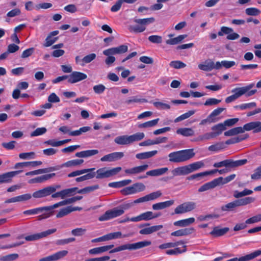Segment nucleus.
<instances>
[{
    "instance_id": "obj_1",
    "label": "nucleus",
    "mask_w": 261,
    "mask_h": 261,
    "mask_svg": "<svg viewBox=\"0 0 261 261\" xmlns=\"http://www.w3.org/2000/svg\"><path fill=\"white\" fill-rule=\"evenodd\" d=\"M195 155L193 149H187L173 151L168 154L169 161L171 163H183L190 160Z\"/></svg>"
},
{
    "instance_id": "obj_2",
    "label": "nucleus",
    "mask_w": 261,
    "mask_h": 261,
    "mask_svg": "<svg viewBox=\"0 0 261 261\" xmlns=\"http://www.w3.org/2000/svg\"><path fill=\"white\" fill-rule=\"evenodd\" d=\"M204 164L202 161L196 162L192 164L175 168L171 171L174 176L186 175L203 167Z\"/></svg>"
},
{
    "instance_id": "obj_3",
    "label": "nucleus",
    "mask_w": 261,
    "mask_h": 261,
    "mask_svg": "<svg viewBox=\"0 0 261 261\" xmlns=\"http://www.w3.org/2000/svg\"><path fill=\"white\" fill-rule=\"evenodd\" d=\"M54 205L50 206L37 207L23 211V214L26 215H34L43 213L38 216V220H42L49 218L53 214L52 210L54 209Z\"/></svg>"
},
{
    "instance_id": "obj_4",
    "label": "nucleus",
    "mask_w": 261,
    "mask_h": 261,
    "mask_svg": "<svg viewBox=\"0 0 261 261\" xmlns=\"http://www.w3.org/2000/svg\"><path fill=\"white\" fill-rule=\"evenodd\" d=\"M151 244L150 241H143L133 244H126L115 248L110 251V253H113L125 250H135L139 249L150 245Z\"/></svg>"
},
{
    "instance_id": "obj_5",
    "label": "nucleus",
    "mask_w": 261,
    "mask_h": 261,
    "mask_svg": "<svg viewBox=\"0 0 261 261\" xmlns=\"http://www.w3.org/2000/svg\"><path fill=\"white\" fill-rule=\"evenodd\" d=\"M154 21V18L153 17L143 18V19H136L134 22L140 25H133L130 26L129 30L130 32L134 33H141L146 30V25L152 23Z\"/></svg>"
},
{
    "instance_id": "obj_6",
    "label": "nucleus",
    "mask_w": 261,
    "mask_h": 261,
    "mask_svg": "<svg viewBox=\"0 0 261 261\" xmlns=\"http://www.w3.org/2000/svg\"><path fill=\"white\" fill-rule=\"evenodd\" d=\"M146 189L145 186L142 182H136L130 186L122 189L120 192L124 196L133 195L144 191Z\"/></svg>"
},
{
    "instance_id": "obj_7",
    "label": "nucleus",
    "mask_w": 261,
    "mask_h": 261,
    "mask_svg": "<svg viewBox=\"0 0 261 261\" xmlns=\"http://www.w3.org/2000/svg\"><path fill=\"white\" fill-rule=\"evenodd\" d=\"M196 207V203L188 201L178 205L174 210V214H182L194 210Z\"/></svg>"
},
{
    "instance_id": "obj_8",
    "label": "nucleus",
    "mask_w": 261,
    "mask_h": 261,
    "mask_svg": "<svg viewBox=\"0 0 261 261\" xmlns=\"http://www.w3.org/2000/svg\"><path fill=\"white\" fill-rule=\"evenodd\" d=\"M128 50V46L126 45H121L118 47H112L103 51L104 55H114L115 54H122Z\"/></svg>"
},
{
    "instance_id": "obj_9",
    "label": "nucleus",
    "mask_w": 261,
    "mask_h": 261,
    "mask_svg": "<svg viewBox=\"0 0 261 261\" xmlns=\"http://www.w3.org/2000/svg\"><path fill=\"white\" fill-rule=\"evenodd\" d=\"M22 172V170L10 171L0 174V184L10 183L13 178Z\"/></svg>"
},
{
    "instance_id": "obj_10",
    "label": "nucleus",
    "mask_w": 261,
    "mask_h": 261,
    "mask_svg": "<svg viewBox=\"0 0 261 261\" xmlns=\"http://www.w3.org/2000/svg\"><path fill=\"white\" fill-rule=\"evenodd\" d=\"M152 219V212L147 211L143 213L137 217H132L130 219L127 218L123 221L122 222H126L128 221L132 222H139L141 221H149Z\"/></svg>"
},
{
    "instance_id": "obj_11",
    "label": "nucleus",
    "mask_w": 261,
    "mask_h": 261,
    "mask_svg": "<svg viewBox=\"0 0 261 261\" xmlns=\"http://www.w3.org/2000/svg\"><path fill=\"white\" fill-rule=\"evenodd\" d=\"M168 171L167 167H163L158 169L151 170L146 172V174L140 176L138 177V179H142L146 178L148 176H159L165 174Z\"/></svg>"
},
{
    "instance_id": "obj_12",
    "label": "nucleus",
    "mask_w": 261,
    "mask_h": 261,
    "mask_svg": "<svg viewBox=\"0 0 261 261\" xmlns=\"http://www.w3.org/2000/svg\"><path fill=\"white\" fill-rule=\"evenodd\" d=\"M87 77V75L84 73L79 71H73L70 74L68 75V82L69 83L74 84L85 80Z\"/></svg>"
},
{
    "instance_id": "obj_13",
    "label": "nucleus",
    "mask_w": 261,
    "mask_h": 261,
    "mask_svg": "<svg viewBox=\"0 0 261 261\" xmlns=\"http://www.w3.org/2000/svg\"><path fill=\"white\" fill-rule=\"evenodd\" d=\"M124 156V153L122 152H114L102 156L100 159L101 162H114L120 160Z\"/></svg>"
},
{
    "instance_id": "obj_14",
    "label": "nucleus",
    "mask_w": 261,
    "mask_h": 261,
    "mask_svg": "<svg viewBox=\"0 0 261 261\" xmlns=\"http://www.w3.org/2000/svg\"><path fill=\"white\" fill-rule=\"evenodd\" d=\"M148 165L144 164L131 168L126 169L124 170V172L127 175H134L144 172L148 168Z\"/></svg>"
},
{
    "instance_id": "obj_15",
    "label": "nucleus",
    "mask_w": 261,
    "mask_h": 261,
    "mask_svg": "<svg viewBox=\"0 0 261 261\" xmlns=\"http://www.w3.org/2000/svg\"><path fill=\"white\" fill-rule=\"evenodd\" d=\"M243 128V133L245 130L249 131L253 130L254 133H258L261 132V122L260 121L251 122L245 124Z\"/></svg>"
},
{
    "instance_id": "obj_16",
    "label": "nucleus",
    "mask_w": 261,
    "mask_h": 261,
    "mask_svg": "<svg viewBox=\"0 0 261 261\" xmlns=\"http://www.w3.org/2000/svg\"><path fill=\"white\" fill-rule=\"evenodd\" d=\"M58 31H54L50 32L45 39V42L43 45L44 47H49L51 46L58 40V37H54L59 34Z\"/></svg>"
},
{
    "instance_id": "obj_17",
    "label": "nucleus",
    "mask_w": 261,
    "mask_h": 261,
    "mask_svg": "<svg viewBox=\"0 0 261 261\" xmlns=\"http://www.w3.org/2000/svg\"><path fill=\"white\" fill-rule=\"evenodd\" d=\"M56 175V173H53L48 174H44L40 176L36 177L34 178L30 179L28 181V183L30 184H36V183H42L43 182Z\"/></svg>"
},
{
    "instance_id": "obj_18",
    "label": "nucleus",
    "mask_w": 261,
    "mask_h": 261,
    "mask_svg": "<svg viewBox=\"0 0 261 261\" xmlns=\"http://www.w3.org/2000/svg\"><path fill=\"white\" fill-rule=\"evenodd\" d=\"M113 244L93 248L89 250V253L91 255H98L107 252L114 247Z\"/></svg>"
},
{
    "instance_id": "obj_19",
    "label": "nucleus",
    "mask_w": 261,
    "mask_h": 261,
    "mask_svg": "<svg viewBox=\"0 0 261 261\" xmlns=\"http://www.w3.org/2000/svg\"><path fill=\"white\" fill-rule=\"evenodd\" d=\"M82 198H83L82 196H76L72 197L71 198H68L67 199L64 200L63 201H60L58 203H56L53 204L54 205L53 207H54V208H56L59 206L71 204V203H74L75 201H76L77 200H81Z\"/></svg>"
},
{
    "instance_id": "obj_20",
    "label": "nucleus",
    "mask_w": 261,
    "mask_h": 261,
    "mask_svg": "<svg viewBox=\"0 0 261 261\" xmlns=\"http://www.w3.org/2000/svg\"><path fill=\"white\" fill-rule=\"evenodd\" d=\"M50 189L48 187H46L42 189L34 192L32 196L34 198H42L50 195Z\"/></svg>"
},
{
    "instance_id": "obj_21",
    "label": "nucleus",
    "mask_w": 261,
    "mask_h": 261,
    "mask_svg": "<svg viewBox=\"0 0 261 261\" xmlns=\"http://www.w3.org/2000/svg\"><path fill=\"white\" fill-rule=\"evenodd\" d=\"M174 200H170L164 202H161L154 203L152 205V209L155 211L163 210L165 208L170 207V206L174 204Z\"/></svg>"
},
{
    "instance_id": "obj_22",
    "label": "nucleus",
    "mask_w": 261,
    "mask_h": 261,
    "mask_svg": "<svg viewBox=\"0 0 261 261\" xmlns=\"http://www.w3.org/2000/svg\"><path fill=\"white\" fill-rule=\"evenodd\" d=\"M162 225H154L149 227L144 228L139 231L141 234H150L163 228Z\"/></svg>"
},
{
    "instance_id": "obj_23",
    "label": "nucleus",
    "mask_w": 261,
    "mask_h": 261,
    "mask_svg": "<svg viewBox=\"0 0 261 261\" xmlns=\"http://www.w3.org/2000/svg\"><path fill=\"white\" fill-rule=\"evenodd\" d=\"M106 241L122 238H126L132 236L131 234H122L120 231L111 232L105 235Z\"/></svg>"
},
{
    "instance_id": "obj_24",
    "label": "nucleus",
    "mask_w": 261,
    "mask_h": 261,
    "mask_svg": "<svg viewBox=\"0 0 261 261\" xmlns=\"http://www.w3.org/2000/svg\"><path fill=\"white\" fill-rule=\"evenodd\" d=\"M228 227L220 228L219 226L215 227L210 234L214 237H218L222 236L229 231Z\"/></svg>"
},
{
    "instance_id": "obj_25",
    "label": "nucleus",
    "mask_w": 261,
    "mask_h": 261,
    "mask_svg": "<svg viewBox=\"0 0 261 261\" xmlns=\"http://www.w3.org/2000/svg\"><path fill=\"white\" fill-rule=\"evenodd\" d=\"M194 230L193 228H186L173 231L171 233V235L175 237L185 236L191 234Z\"/></svg>"
},
{
    "instance_id": "obj_26",
    "label": "nucleus",
    "mask_w": 261,
    "mask_h": 261,
    "mask_svg": "<svg viewBox=\"0 0 261 261\" xmlns=\"http://www.w3.org/2000/svg\"><path fill=\"white\" fill-rule=\"evenodd\" d=\"M236 176V175L235 174H232L226 177L225 178H223V177H219L218 178H215V179L217 186H219L229 182L230 181L233 180Z\"/></svg>"
},
{
    "instance_id": "obj_27",
    "label": "nucleus",
    "mask_w": 261,
    "mask_h": 261,
    "mask_svg": "<svg viewBox=\"0 0 261 261\" xmlns=\"http://www.w3.org/2000/svg\"><path fill=\"white\" fill-rule=\"evenodd\" d=\"M97 149L87 150L78 152L75 153V156L78 158H88L98 153Z\"/></svg>"
},
{
    "instance_id": "obj_28",
    "label": "nucleus",
    "mask_w": 261,
    "mask_h": 261,
    "mask_svg": "<svg viewBox=\"0 0 261 261\" xmlns=\"http://www.w3.org/2000/svg\"><path fill=\"white\" fill-rule=\"evenodd\" d=\"M198 68L205 71H210L213 69V61L211 59L206 60L203 63L198 65Z\"/></svg>"
},
{
    "instance_id": "obj_29",
    "label": "nucleus",
    "mask_w": 261,
    "mask_h": 261,
    "mask_svg": "<svg viewBox=\"0 0 261 261\" xmlns=\"http://www.w3.org/2000/svg\"><path fill=\"white\" fill-rule=\"evenodd\" d=\"M42 164L41 161H31V162H25L21 163H18L15 165L14 168L18 169L20 168H23L24 167L32 166L36 167Z\"/></svg>"
},
{
    "instance_id": "obj_30",
    "label": "nucleus",
    "mask_w": 261,
    "mask_h": 261,
    "mask_svg": "<svg viewBox=\"0 0 261 261\" xmlns=\"http://www.w3.org/2000/svg\"><path fill=\"white\" fill-rule=\"evenodd\" d=\"M195 219L194 218L191 217L175 221L173 223V224L176 226L186 227L193 223L195 222Z\"/></svg>"
},
{
    "instance_id": "obj_31",
    "label": "nucleus",
    "mask_w": 261,
    "mask_h": 261,
    "mask_svg": "<svg viewBox=\"0 0 261 261\" xmlns=\"http://www.w3.org/2000/svg\"><path fill=\"white\" fill-rule=\"evenodd\" d=\"M238 204L237 200L228 203L225 205L221 206V210L223 212H231L236 210L238 207Z\"/></svg>"
},
{
    "instance_id": "obj_32",
    "label": "nucleus",
    "mask_w": 261,
    "mask_h": 261,
    "mask_svg": "<svg viewBox=\"0 0 261 261\" xmlns=\"http://www.w3.org/2000/svg\"><path fill=\"white\" fill-rule=\"evenodd\" d=\"M187 37V35H180L176 37L170 38L166 41V43L168 45H176L180 43L184 39Z\"/></svg>"
},
{
    "instance_id": "obj_33",
    "label": "nucleus",
    "mask_w": 261,
    "mask_h": 261,
    "mask_svg": "<svg viewBox=\"0 0 261 261\" xmlns=\"http://www.w3.org/2000/svg\"><path fill=\"white\" fill-rule=\"evenodd\" d=\"M226 129V127L224 126V124L222 123L216 124L212 127V130L213 131L212 133L214 137H216L222 134V133Z\"/></svg>"
},
{
    "instance_id": "obj_34",
    "label": "nucleus",
    "mask_w": 261,
    "mask_h": 261,
    "mask_svg": "<svg viewBox=\"0 0 261 261\" xmlns=\"http://www.w3.org/2000/svg\"><path fill=\"white\" fill-rule=\"evenodd\" d=\"M157 152V150H152L148 152L139 153L136 155V157L137 159L139 160L147 159L155 155Z\"/></svg>"
},
{
    "instance_id": "obj_35",
    "label": "nucleus",
    "mask_w": 261,
    "mask_h": 261,
    "mask_svg": "<svg viewBox=\"0 0 261 261\" xmlns=\"http://www.w3.org/2000/svg\"><path fill=\"white\" fill-rule=\"evenodd\" d=\"M176 133L184 137H191L194 135V131L191 128H180L176 130Z\"/></svg>"
},
{
    "instance_id": "obj_36",
    "label": "nucleus",
    "mask_w": 261,
    "mask_h": 261,
    "mask_svg": "<svg viewBox=\"0 0 261 261\" xmlns=\"http://www.w3.org/2000/svg\"><path fill=\"white\" fill-rule=\"evenodd\" d=\"M114 142L118 145H127L130 144L129 136L127 135L117 137L115 138Z\"/></svg>"
},
{
    "instance_id": "obj_37",
    "label": "nucleus",
    "mask_w": 261,
    "mask_h": 261,
    "mask_svg": "<svg viewBox=\"0 0 261 261\" xmlns=\"http://www.w3.org/2000/svg\"><path fill=\"white\" fill-rule=\"evenodd\" d=\"M217 186L215 179H213V180L206 182L201 186L199 189H198V192H202L206 191L207 190H208L210 189H213Z\"/></svg>"
},
{
    "instance_id": "obj_38",
    "label": "nucleus",
    "mask_w": 261,
    "mask_h": 261,
    "mask_svg": "<svg viewBox=\"0 0 261 261\" xmlns=\"http://www.w3.org/2000/svg\"><path fill=\"white\" fill-rule=\"evenodd\" d=\"M187 251V246L183 245L182 249L177 247L173 249L168 250L166 251V253L170 255H177Z\"/></svg>"
},
{
    "instance_id": "obj_39",
    "label": "nucleus",
    "mask_w": 261,
    "mask_h": 261,
    "mask_svg": "<svg viewBox=\"0 0 261 261\" xmlns=\"http://www.w3.org/2000/svg\"><path fill=\"white\" fill-rule=\"evenodd\" d=\"M147 100L145 98H140L139 96L130 97L125 101V103L130 105L133 103H144L147 102Z\"/></svg>"
},
{
    "instance_id": "obj_40",
    "label": "nucleus",
    "mask_w": 261,
    "mask_h": 261,
    "mask_svg": "<svg viewBox=\"0 0 261 261\" xmlns=\"http://www.w3.org/2000/svg\"><path fill=\"white\" fill-rule=\"evenodd\" d=\"M255 199L252 197H247L237 200L239 206L246 205L254 202Z\"/></svg>"
},
{
    "instance_id": "obj_41",
    "label": "nucleus",
    "mask_w": 261,
    "mask_h": 261,
    "mask_svg": "<svg viewBox=\"0 0 261 261\" xmlns=\"http://www.w3.org/2000/svg\"><path fill=\"white\" fill-rule=\"evenodd\" d=\"M97 175L96 177L97 179H102L110 177L109 170H107L105 168H102L96 171Z\"/></svg>"
},
{
    "instance_id": "obj_42",
    "label": "nucleus",
    "mask_w": 261,
    "mask_h": 261,
    "mask_svg": "<svg viewBox=\"0 0 261 261\" xmlns=\"http://www.w3.org/2000/svg\"><path fill=\"white\" fill-rule=\"evenodd\" d=\"M243 128L241 126L233 128L224 132V135L225 136H232L238 135L240 133H243Z\"/></svg>"
},
{
    "instance_id": "obj_43",
    "label": "nucleus",
    "mask_w": 261,
    "mask_h": 261,
    "mask_svg": "<svg viewBox=\"0 0 261 261\" xmlns=\"http://www.w3.org/2000/svg\"><path fill=\"white\" fill-rule=\"evenodd\" d=\"M78 190L77 187L66 189L62 190L63 199L66 197H70L75 195Z\"/></svg>"
},
{
    "instance_id": "obj_44",
    "label": "nucleus",
    "mask_w": 261,
    "mask_h": 261,
    "mask_svg": "<svg viewBox=\"0 0 261 261\" xmlns=\"http://www.w3.org/2000/svg\"><path fill=\"white\" fill-rule=\"evenodd\" d=\"M58 168L56 167H50L46 168L39 169L36 170L32 171L33 175L46 173L53 171L58 170Z\"/></svg>"
},
{
    "instance_id": "obj_45",
    "label": "nucleus",
    "mask_w": 261,
    "mask_h": 261,
    "mask_svg": "<svg viewBox=\"0 0 261 261\" xmlns=\"http://www.w3.org/2000/svg\"><path fill=\"white\" fill-rule=\"evenodd\" d=\"M95 170V168H89V169H84L80 170H76L73 172H72L68 174V177H72L76 176H79L82 175L84 173H88L89 172H91Z\"/></svg>"
},
{
    "instance_id": "obj_46",
    "label": "nucleus",
    "mask_w": 261,
    "mask_h": 261,
    "mask_svg": "<svg viewBox=\"0 0 261 261\" xmlns=\"http://www.w3.org/2000/svg\"><path fill=\"white\" fill-rule=\"evenodd\" d=\"M83 163L84 160L82 159L72 160L65 163L64 164H63L62 166L66 167L76 166L83 164Z\"/></svg>"
},
{
    "instance_id": "obj_47",
    "label": "nucleus",
    "mask_w": 261,
    "mask_h": 261,
    "mask_svg": "<svg viewBox=\"0 0 261 261\" xmlns=\"http://www.w3.org/2000/svg\"><path fill=\"white\" fill-rule=\"evenodd\" d=\"M159 121V118L153 119L149 121L145 122L144 123L139 124L138 127L139 128H147L155 126Z\"/></svg>"
},
{
    "instance_id": "obj_48",
    "label": "nucleus",
    "mask_w": 261,
    "mask_h": 261,
    "mask_svg": "<svg viewBox=\"0 0 261 261\" xmlns=\"http://www.w3.org/2000/svg\"><path fill=\"white\" fill-rule=\"evenodd\" d=\"M195 113V111L194 110L189 111L188 112H186V113L181 115L180 116H178V117H177L174 120V122L177 123V122H178L182 120H184L185 119H186L189 118L190 117H191L193 114H194Z\"/></svg>"
},
{
    "instance_id": "obj_49",
    "label": "nucleus",
    "mask_w": 261,
    "mask_h": 261,
    "mask_svg": "<svg viewBox=\"0 0 261 261\" xmlns=\"http://www.w3.org/2000/svg\"><path fill=\"white\" fill-rule=\"evenodd\" d=\"M252 193L253 191L252 190L247 189H245L243 191L241 192H239L238 191H234L233 196L236 198H239L247 195H250Z\"/></svg>"
},
{
    "instance_id": "obj_50",
    "label": "nucleus",
    "mask_w": 261,
    "mask_h": 261,
    "mask_svg": "<svg viewBox=\"0 0 261 261\" xmlns=\"http://www.w3.org/2000/svg\"><path fill=\"white\" fill-rule=\"evenodd\" d=\"M231 92L237 99L239 98L246 93L243 87L235 88L231 90Z\"/></svg>"
},
{
    "instance_id": "obj_51",
    "label": "nucleus",
    "mask_w": 261,
    "mask_h": 261,
    "mask_svg": "<svg viewBox=\"0 0 261 261\" xmlns=\"http://www.w3.org/2000/svg\"><path fill=\"white\" fill-rule=\"evenodd\" d=\"M248 136L247 135H245L244 136H238L236 137H233L227 140L225 143L228 145L239 143L245 140V139L248 138Z\"/></svg>"
},
{
    "instance_id": "obj_52",
    "label": "nucleus",
    "mask_w": 261,
    "mask_h": 261,
    "mask_svg": "<svg viewBox=\"0 0 261 261\" xmlns=\"http://www.w3.org/2000/svg\"><path fill=\"white\" fill-rule=\"evenodd\" d=\"M162 195V193L161 191L158 190L155 192H152L146 195L147 201L154 200L158 199Z\"/></svg>"
},
{
    "instance_id": "obj_53",
    "label": "nucleus",
    "mask_w": 261,
    "mask_h": 261,
    "mask_svg": "<svg viewBox=\"0 0 261 261\" xmlns=\"http://www.w3.org/2000/svg\"><path fill=\"white\" fill-rule=\"evenodd\" d=\"M145 135L143 133H137L129 136L130 143L138 141L144 138Z\"/></svg>"
},
{
    "instance_id": "obj_54",
    "label": "nucleus",
    "mask_w": 261,
    "mask_h": 261,
    "mask_svg": "<svg viewBox=\"0 0 261 261\" xmlns=\"http://www.w3.org/2000/svg\"><path fill=\"white\" fill-rule=\"evenodd\" d=\"M224 108H218L215 109L208 116L214 121V123L217 121V119L215 118L216 116L219 115L224 110Z\"/></svg>"
},
{
    "instance_id": "obj_55",
    "label": "nucleus",
    "mask_w": 261,
    "mask_h": 261,
    "mask_svg": "<svg viewBox=\"0 0 261 261\" xmlns=\"http://www.w3.org/2000/svg\"><path fill=\"white\" fill-rule=\"evenodd\" d=\"M247 162L246 159H242L237 161L229 160L230 167L233 168L245 165Z\"/></svg>"
},
{
    "instance_id": "obj_56",
    "label": "nucleus",
    "mask_w": 261,
    "mask_h": 261,
    "mask_svg": "<svg viewBox=\"0 0 261 261\" xmlns=\"http://www.w3.org/2000/svg\"><path fill=\"white\" fill-rule=\"evenodd\" d=\"M256 106V103L255 102H251L249 103H243L240 105L236 106L234 108L240 109L243 110L247 109H251Z\"/></svg>"
},
{
    "instance_id": "obj_57",
    "label": "nucleus",
    "mask_w": 261,
    "mask_h": 261,
    "mask_svg": "<svg viewBox=\"0 0 261 261\" xmlns=\"http://www.w3.org/2000/svg\"><path fill=\"white\" fill-rule=\"evenodd\" d=\"M109 211L112 219L120 216L124 213L123 209L119 208L118 207L114 208L113 209Z\"/></svg>"
},
{
    "instance_id": "obj_58",
    "label": "nucleus",
    "mask_w": 261,
    "mask_h": 261,
    "mask_svg": "<svg viewBox=\"0 0 261 261\" xmlns=\"http://www.w3.org/2000/svg\"><path fill=\"white\" fill-rule=\"evenodd\" d=\"M88 173L83 176L76 178L75 181L76 182H81L86 180L90 179L93 178L95 176V172Z\"/></svg>"
},
{
    "instance_id": "obj_59",
    "label": "nucleus",
    "mask_w": 261,
    "mask_h": 261,
    "mask_svg": "<svg viewBox=\"0 0 261 261\" xmlns=\"http://www.w3.org/2000/svg\"><path fill=\"white\" fill-rule=\"evenodd\" d=\"M68 252L67 250H61L52 254L54 261L58 260L67 255Z\"/></svg>"
},
{
    "instance_id": "obj_60",
    "label": "nucleus",
    "mask_w": 261,
    "mask_h": 261,
    "mask_svg": "<svg viewBox=\"0 0 261 261\" xmlns=\"http://www.w3.org/2000/svg\"><path fill=\"white\" fill-rule=\"evenodd\" d=\"M71 213L70 211L69 206H67L61 208L59 212L57 214L56 217L57 218H62Z\"/></svg>"
},
{
    "instance_id": "obj_61",
    "label": "nucleus",
    "mask_w": 261,
    "mask_h": 261,
    "mask_svg": "<svg viewBox=\"0 0 261 261\" xmlns=\"http://www.w3.org/2000/svg\"><path fill=\"white\" fill-rule=\"evenodd\" d=\"M153 105L159 110H168L170 109V106L169 105L160 101L153 102Z\"/></svg>"
},
{
    "instance_id": "obj_62",
    "label": "nucleus",
    "mask_w": 261,
    "mask_h": 261,
    "mask_svg": "<svg viewBox=\"0 0 261 261\" xmlns=\"http://www.w3.org/2000/svg\"><path fill=\"white\" fill-rule=\"evenodd\" d=\"M245 13L249 16H257L260 13V11L256 8H248L245 10Z\"/></svg>"
},
{
    "instance_id": "obj_63",
    "label": "nucleus",
    "mask_w": 261,
    "mask_h": 261,
    "mask_svg": "<svg viewBox=\"0 0 261 261\" xmlns=\"http://www.w3.org/2000/svg\"><path fill=\"white\" fill-rule=\"evenodd\" d=\"M169 65L171 67L175 69L183 68L186 66V64L180 61H171Z\"/></svg>"
},
{
    "instance_id": "obj_64",
    "label": "nucleus",
    "mask_w": 261,
    "mask_h": 261,
    "mask_svg": "<svg viewBox=\"0 0 261 261\" xmlns=\"http://www.w3.org/2000/svg\"><path fill=\"white\" fill-rule=\"evenodd\" d=\"M18 257V254L17 253L10 254L7 255L2 256L0 258L1 261H13Z\"/></svg>"
}]
</instances>
